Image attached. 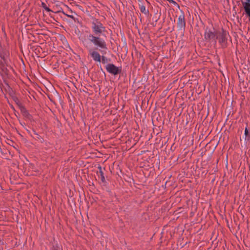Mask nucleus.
Masks as SVG:
<instances>
[{"label": "nucleus", "instance_id": "obj_27", "mask_svg": "<svg viewBox=\"0 0 250 250\" xmlns=\"http://www.w3.org/2000/svg\"><path fill=\"white\" fill-rule=\"evenodd\" d=\"M207 152V151H202L201 153V155H202V156H204V155H206V153Z\"/></svg>", "mask_w": 250, "mask_h": 250}, {"label": "nucleus", "instance_id": "obj_11", "mask_svg": "<svg viewBox=\"0 0 250 250\" xmlns=\"http://www.w3.org/2000/svg\"><path fill=\"white\" fill-rule=\"evenodd\" d=\"M62 12L64 15H65L67 17L71 18L74 21V22H76V20L78 21V19H76L74 16L75 15H77V14L75 12L72 11L71 10H68V11H66V12H65L63 11H62Z\"/></svg>", "mask_w": 250, "mask_h": 250}, {"label": "nucleus", "instance_id": "obj_6", "mask_svg": "<svg viewBox=\"0 0 250 250\" xmlns=\"http://www.w3.org/2000/svg\"><path fill=\"white\" fill-rule=\"evenodd\" d=\"M218 143L214 141H210L207 143L205 146V151H207L208 155H211L214 151Z\"/></svg>", "mask_w": 250, "mask_h": 250}, {"label": "nucleus", "instance_id": "obj_5", "mask_svg": "<svg viewBox=\"0 0 250 250\" xmlns=\"http://www.w3.org/2000/svg\"><path fill=\"white\" fill-rule=\"evenodd\" d=\"M106 69L107 72L114 75H116L120 74L121 72V69L115 66L114 64L108 63L106 65Z\"/></svg>", "mask_w": 250, "mask_h": 250}, {"label": "nucleus", "instance_id": "obj_4", "mask_svg": "<svg viewBox=\"0 0 250 250\" xmlns=\"http://www.w3.org/2000/svg\"><path fill=\"white\" fill-rule=\"evenodd\" d=\"M217 30L213 28V31L207 28L204 34V39L206 42L216 43V37Z\"/></svg>", "mask_w": 250, "mask_h": 250}, {"label": "nucleus", "instance_id": "obj_29", "mask_svg": "<svg viewBox=\"0 0 250 250\" xmlns=\"http://www.w3.org/2000/svg\"><path fill=\"white\" fill-rule=\"evenodd\" d=\"M55 92L56 94H58V93H57V91H56V90H55Z\"/></svg>", "mask_w": 250, "mask_h": 250}, {"label": "nucleus", "instance_id": "obj_1", "mask_svg": "<svg viewBox=\"0 0 250 250\" xmlns=\"http://www.w3.org/2000/svg\"><path fill=\"white\" fill-rule=\"evenodd\" d=\"M92 26L91 28L94 34L100 36L105 31V27L97 19L92 17Z\"/></svg>", "mask_w": 250, "mask_h": 250}, {"label": "nucleus", "instance_id": "obj_14", "mask_svg": "<svg viewBox=\"0 0 250 250\" xmlns=\"http://www.w3.org/2000/svg\"><path fill=\"white\" fill-rule=\"evenodd\" d=\"M159 18H160V16L157 13L155 14V15H154V16L152 18L153 22L152 23V24L153 25V26H156V22H157V21H158Z\"/></svg>", "mask_w": 250, "mask_h": 250}, {"label": "nucleus", "instance_id": "obj_20", "mask_svg": "<svg viewBox=\"0 0 250 250\" xmlns=\"http://www.w3.org/2000/svg\"><path fill=\"white\" fill-rule=\"evenodd\" d=\"M42 6L47 12H53L48 7H47L44 2L42 3Z\"/></svg>", "mask_w": 250, "mask_h": 250}, {"label": "nucleus", "instance_id": "obj_15", "mask_svg": "<svg viewBox=\"0 0 250 250\" xmlns=\"http://www.w3.org/2000/svg\"><path fill=\"white\" fill-rule=\"evenodd\" d=\"M98 169L99 170V173H100L101 179L102 182L103 183H106V181H105V178H104V172L102 171V167L101 166H99L98 167Z\"/></svg>", "mask_w": 250, "mask_h": 250}, {"label": "nucleus", "instance_id": "obj_8", "mask_svg": "<svg viewBox=\"0 0 250 250\" xmlns=\"http://www.w3.org/2000/svg\"><path fill=\"white\" fill-rule=\"evenodd\" d=\"M17 104L19 106V108L22 115L25 118L31 121L33 119V117L32 115L30 114L28 111L26 110V108L23 105H22V104L21 103L18 104V103H17Z\"/></svg>", "mask_w": 250, "mask_h": 250}, {"label": "nucleus", "instance_id": "obj_12", "mask_svg": "<svg viewBox=\"0 0 250 250\" xmlns=\"http://www.w3.org/2000/svg\"><path fill=\"white\" fill-rule=\"evenodd\" d=\"M31 136L35 139L40 140L42 143L44 142L43 138L41 137L34 129L32 130V134H31Z\"/></svg>", "mask_w": 250, "mask_h": 250}, {"label": "nucleus", "instance_id": "obj_10", "mask_svg": "<svg viewBox=\"0 0 250 250\" xmlns=\"http://www.w3.org/2000/svg\"><path fill=\"white\" fill-rule=\"evenodd\" d=\"M90 55L95 62H101V56L100 54L95 51L90 50Z\"/></svg>", "mask_w": 250, "mask_h": 250}, {"label": "nucleus", "instance_id": "obj_28", "mask_svg": "<svg viewBox=\"0 0 250 250\" xmlns=\"http://www.w3.org/2000/svg\"><path fill=\"white\" fill-rule=\"evenodd\" d=\"M26 130L28 132V133H29L30 135H31V134H32L31 132H30V131L28 129H26Z\"/></svg>", "mask_w": 250, "mask_h": 250}, {"label": "nucleus", "instance_id": "obj_25", "mask_svg": "<svg viewBox=\"0 0 250 250\" xmlns=\"http://www.w3.org/2000/svg\"><path fill=\"white\" fill-rule=\"evenodd\" d=\"M14 101H15V102L17 103H18V104H20L21 103L19 100V99H18V98L17 97H15V98L14 99Z\"/></svg>", "mask_w": 250, "mask_h": 250}, {"label": "nucleus", "instance_id": "obj_21", "mask_svg": "<svg viewBox=\"0 0 250 250\" xmlns=\"http://www.w3.org/2000/svg\"><path fill=\"white\" fill-rule=\"evenodd\" d=\"M7 60H2L0 61V65L1 67H4L5 65H7Z\"/></svg>", "mask_w": 250, "mask_h": 250}, {"label": "nucleus", "instance_id": "obj_24", "mask_svg": "<svg viewBox=\"0 0 250 250\" xmlns=\"http://www.w3.org/2000/svg\"><path fill=\"white\" fill-rule=\"evenodd\" d=\"M246 0L245 1H243L242 0V3L243 5H244V4L248 3L249 2L250 3V0Z\"/></svg>", "mask_w": 250, "mask_h": 250}, {"label": "nucleus", "instance_id": "obj_2", "mask_svg": "<svg viewBox=\"0 0 250 250\" xmlns=\"http://www.w3.org/2000/svg\"><path fill=\"white\" fill-rule=\"evenodd\" d=\"M228 34V33L223 28H221V30H217L216 41H217V40H218L219 43L223 48L227 47Z\"/></svg>", "mask_w": 250, "mask_h": 250}, {"label": "nucleus", "instance_id": "obj_17", "mask_svg": "<svg viewBox=\"0 0 250 250\" xmlns=\"http://www.w3.org/2000/svg\"><path fill=\"white\" fill-rule=\"evenodd\" d=\"M7 51L3 50L2 52H0V57L2 60H7Z\"/></svg>", "mask_w": 250, "mask_h": 250}, {"label": "nucleus", "instance_id": "obj_23", "mask_svg": "<svg viewBox=\"0 0 250 250\" xmlns=\"http://www.w3.org/2000/svg\"><path fill=\"white\" fill-rule=\"evenodd\" d=\"M101 59L102 63H105L107 62V59L105 56H102Z\"/></svg>", "mask_w": 250, "mask_h": 250}, {"label": "nucleus", "instance_id": "obj_19", "mask_svg": "<svg viewBox=\"0 0 250 250\" xmlns=\"http://www.w3.org/2000/svg\"><path fill=\"white\" fill-rule=\"evenodd\" d=\"M167 139L166 137H164L163 138H162L159 142V144H161V146H163V143H164L165 144L167 143Z\"/></svg>", "mask_w": 250, "mask_h": 250}, {"label": "nucleus", "instance_id": "obj_26", "mask_svg": "<svg viewBox=\"0 0 250 250\" xmlns=\"http://www.w3.org/2000/svg\"><path fill=\"white\" fill-rule=\"evenodd\" d=\"M246 15L248 17L249 21L250 22V13H246Z\"/></svg>", "mask_w": 250, "mask_h": 250}, {"label": "nucleus", "instance_id": "obj_3", "mask_svg": "<svg viewBox=\"0 0 250 250\" xmlns=\"http://www.w3.org/2000/svg\"><path fill=\"white\" fill-rule=\"evenodd\" d=\"M88 39L95 46H98L102 49H107L106 42L104 40L100 38L99 37L90 34L88 36Z\"/></svg>", "mask_w": 250, "mask_h": 250}, {"label": "nucleus", "instance_id": "obj_22", "mask_svg": "<svg viewBox=\"0 0 250 250\" xmlns=\"http://www.w3.org/2000/svg\"><path fill=\"white\" fill-rule=\"evenodd\" d=\"M170 3H172L174 5L177 6L178 8H179V4L174 0H167Z\"/></svg>", "mask_w": 250, "mask_h": 250}, {"label": "nucleus", "instance_id": "obj_9", "mask_svg": "<svg viewBox=\"0 0 250 250\" xmlns=\"http://www.w3.org/2000/svg\"><path fill=\"white\" fill-rule=\"evenodd\" d=\"M250 141V132L249 129L248 128V125L246 126L244 130V138L243 140V143L246 145L248 142Z\"/></svg>", "mask_w": 250, "mask_h": 250}, {"label": "nucleus", "instance_id": "obj_13", "mask_svg": "<svg viewBox=\"0 0 250 250\" xmlns=\"http://www.w3.org/2000/svg\"><path fill=\"white\" fill-rule=\"evenodd\" d=\"M139 7L141 12L146 16H148L149 14L148 9L146 8L145 5L142 3L139 4Z\"/></svg>", "mask_w": 250, "mask_h": 250}, {"label": "nucleus", "instance_id": "obj_18", "mask_svg": "<svg viewBox=\"0 0 250 250\" xmlns=\"http://www.w3.org/2000/svg\"><path fill=\"white\" fill-rule=\"evenodd\" d=\"M50 250H62V247L61 246L57 244L53 245L51 249Z\"/></svg>", "mask_w": 250, "mask_h": 250}, {"label": "nucleus", "instance_id": "obj_16", "mask_svg": "<svg viewBox=\"0 0 250 250\" xmlns=\"http://www.w3.org/2000/svg\"><path fill=\"white\" fill-rule=\"evenodd\" d=\"M245 13H250V3H248L243 5Z\"/></svg>", "mask_w": 250, "mask_h": 250}, {"label": "nucleus", "instance_id": "obj_7", "mask_svg": "<svg viewBox=\"0 0 250 250\" xmlns=\"http://www.w3.org/2000/svg\"><path fill=\"white\" fill-rule=\"evenodd\" d=\"M177 24L178 30L184 32L185 29L186 22L185 20L184 13L182 11H181V14L178 18Z\"/></svg>", "mask_w": 250, "mask_h": 250}, {"label": "nucleus", "instance_id": "obj_30", "mask_svg": "<svg viewBox=\"0 0 250 250\" xmlns=\"http://www.w3.org/2000/svg\"><path fill=\"white\" fill-rule=\"evenodd\" d=\"M48 97H49V99L50 100V101H52V99H51L50 98L49 96H48Z\"/></svg>", "mask_w": 250, "mask_h": 250}]
</instances>
